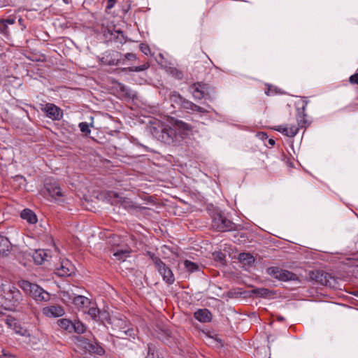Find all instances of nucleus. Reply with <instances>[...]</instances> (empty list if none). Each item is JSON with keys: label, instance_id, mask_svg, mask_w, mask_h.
Wrapping results in <instances>:
<instances>
[{"label": "nucleus", "instance_id": "1", "mask_svg": "<svg viewBox=\"0 0 358 358\" xmlns=\"http://www.w3.org/2000/svg\"><path fill=\"white\" fill-rule=\"evenodd\" d=\"M110 325L116 337L122 339H134L137 329L123 316H113Z\"/></svg>", "mask_w": 358, "mask_h": 358}, {"label": "nucleus", "instance_id": "2", "mask_svg": "<svg viewBox=\"0 0 358 358\" xmlns=\"http://www.w3.org/2000/svg\"><path fill=\"white\" fill-rule=\"evenodd\" d=\"M150 132L158 141L169 145H176L181 141L180 134L177 133L171 124L169 126L159 123L150 127Z\"/></svg>", "mask_w": 358, "mask_h": 358}, {"label": "nucleus", "instance_id": "3", "mask_svg": "<svg viewBox=\"0 0 358 358\" xmlns=\"http://www.w3.org/2000/svg\"><path fill=\"white\" fill-rule=\"evenodd\" d=\"M0 297L5 308L9 310H15L22 301L20 291L14 285H0Z\"/></svg>", "mask_w": 358, "mask_h": 358}, {"label": "nucleus", "instance_id": "4", "mask_svg": "<svg viewBox=\"0 0 358 358\" xmlns=\"http://www.w3.org/2000/svg\"><path fill=\"white\" fill-rule=\"evenodd\" d=\"M169 99L171 106L173 108H183L188 113H199L201 114H208L211 108L207 105V108L197 106L192 101L183 98L177 91H173L169 95Z\"/></svg>", "mask_w": 358, "mask_h": 358}, {"label": "nucleus", "instance_id": "5", "mask_svg": "<svg viewBox=\"0 0 358 358\" xmlns=\"http://www.w3.org/2000/svg\"><path fill=\"white\" fill-rule=\"evenodd\" d=\"M17 284L27 294L36 302H47L50 299V294L37 284L25 280H19Z\"/></svg>", "mask_w": 358, "mask_h": 358}, {"label": "nucleus", "instance_id": "6", "mask_svg": "<svg viewBox=\"0 0 358 358\" xmlns=\"http://www.w3.org/2000/svg\"><path fill=\"white\" fill-rule=\"evenodd\" d=\"M267 273L280 281H299V276L296 274L277 266L268 268Z\"/></svg>", "mask_w": 358, "mask_h": 358}, {"label": "nucleus", "instance_id": "7", "mask_svg": "<svg viewBox=\"0 0 358 358\" xmlns=\"http://www.w3.org/2000/svg\"><path fill=\"white\" fill-rule=\"evenodd\" d=\"M212 227L218 231H229L236 229V224L220 213L214 214Z\"/></svg>", "mask_w": 358, "mask_h": 358}, {"label": "nucleus", "instance_id": "8", "mask_svg": "<svg viewBox=\"0 0 358 358\" xmlns=\"http://www.w3.org/2000/svg\"><path fill=\"white\" fill-rule=\"evenodd\" d=\"M308 276L310 280L315 281L322 285L334 287L336 284L335 278L322 270L312 271L309 273Z\"/></svg>", "mask_w": 358, "mask_h": 358}, {"label": "nucleus", "instance_id": "9", "mask_svg": "<svg viewBox=\"0 0 358 358\" xmlns=\"http://www.w3.org/2000/svg\"><path fill=\"white\" fill-rule=\"evenodd\" d=\"M41 110L45 113L48 118L52 120H60L63 117L62 110L54 103L41 104Z\"/></svg>", "mask_w": 358, "mask_h": 358}, {"label": "nucleus", "instance_id": "10", "mask_svg": "<svg viewBox=\"0 0 358 358\" xmlns=\"http://www.w3.org/2000/svg\"><path fill=\"white\" fill-rule=\"evenodd\" d=\"M157 266H155L162 276L163 280L168 284L172 285L175 282V278L171 268L162 260H157Z\"/></svg>", "mask_w": 358, "mask_h": 358}, {"label": "nucleus", "instance_id": "11", "mask_svg": "<svg viewBox=\"0 0 358 358\" xmlns=\"http://www.w3.org/2000/svg\"><path fill=\"white\" fill-rule=\"evenodd\" d=\"M170 124L176 129L177 133L180 134L181 140L183 138V135L187 134L192 129V126L189 124L174 118L171 120Z\"/></svg>", "mask_w": 358, "mask_h": 358}, {"label": "nucleus", "instance_id": "12", "mask_svg": "<svg viewBox=\"0 0 358 358\" xmlns=\"http://www.w3.org/2000/svg\"><path fill=\"white\" fill-rule=\"evenodd\" d=\"M42 313L48 317H59L64 315L65 311L62 306L54 305L44 307L42 309Z\"/></svg>", "mask_w": 358, "mask_h": 358}, {"label": "nucleus", "instance_id": "13", "mask_svg": "<svg viewBox=\"0 0 358 358\" xmlns=\"http://www.w3.org/2000/svg\"><path fill=\"white\" fill-rule=\"evenodd\" d=\"M15 21L16 17L13 15H10L7 18H0V34L8 38L10 36L8 25L14 24Z\"/></svg>", "mask_w": 358, "mask_h": 358}, {"label": "nucleus", "instance_id": "14", "mask_svg": "<svg viewBox=\"0 0 358 358\" xmlns=\"http://www.w3.org/2000/svg\"><path fill=\"white\" fill-rule=\"evenodd\" d=\"M120 54L117 52H110L107 53L101 59L102 62L108 66H117L120 64H124V60L122 62L118 58Z\"/></svg>", "mask_w": 358, "mask_h": 358}, {"label": "nucleus", "instance_id": "15", "mask_svg": "<svg viewBox=\"0 0 358 358\" xmlns=\"http://www.w3.org/2000/svg\"><path fill=\"white\" fill-rule=\"evenodd\" d=\"M119 203L121 207L129 211L133 210L136 212H139L146 208L145 207H141L136 204L134 202H133L131 199L128 198H120L119 200Z\"/></svg>", "mask_w": 358, "mask_h": 358}, {"label": "nucleus", "instance_id": "16", "mask_svg": "<svg viewBox=\"0 0 358 358\" xmlns=\"http://www.w3.org/2000/svg\"><path fill=\"white\" fill-rule=\"evenodd\" d=\"M45 187L50 196L52 198L57 199L63 196L62 189L57 182H46Z\"/></svg>", "mask_w": 358, "mask_h": 358}, {"label": "nucleus", "instance_id": "17", "mask_svg": "<svg viewBox=\"0 0 358 358\" xmlns=\"http://www.w3.org/2000/svg\"><path fill=\"white\" fill-rule=\"evenodd\" d=\"M33 259L36 264H41L45 261H48L50 257V251L47 250H36L33 253Z\"/></svg>", "mask_w": 358, "mask_h": 358}, {"label": "nucleus", "instance_id": "18", "mask_svg": "<svg viewBox=\"0 0 358 358\" xmlns=\"http://www.w3.org/2000/svg\"><path fill=\"white\" fill-rule=\"evenodd\" d=\"M275 130L288 137H294L298 133L299 127L296 125H291L290 127L279 125L275 127Z\"/></svg>", "mask_w": 358, "mask_h": 358}, {"label": "nucleus", "instance_id": "19", "mask_svg": "<svg viewBox=\"0 0 358 358\" xmlns=\"http://www.w3.org/2000/svg\"><path fill=\"white\" fill-rule=\"evenodd\" d=\"M73 303L79 309L85 312V308H87L91 303L90 300L82 295H78L73 297Z\"/></svg>", "mask_w": 358, "mask_h": 358}, {"label": "nucleus", "instance_id": "20", "mask_svg": "<svg viewBox=\"0 0 358 358\" xmlns=\"http://www.w3.org/2000/svg\"><path fill=\"white\" fill-rule=\"evenodd\" d=\"M194 317L201 322H209L212 320L211 313L206 308L199 309L194 313Z\"/></svg>", "mask_w": 358, "mask_h": 358}, {"label": "nucleus", "instance_id": "21", "mask_svg": "<svg viewBox=\"0 0 358 358\" xmlns=\"http://www.w3.org/2000/svg\"><path fill=\"white\" fill-rule=\"evenodd\" d=\"M307 115L305 113V110H301L297 111L296 115V121H297V125H296L297 127H299V129L306 128L309 126L310 123L308 122L306 119Z\"/></svg>", "mask_w": 358, "mask_h": 358}, {"label": "nucleus", "instance_id": "22", "mask_svg": "<svg viewBox=\"0 0 358 358\" xmlns=\"http://www.w3.org/2000/svg\"><path fill=\"white\" fill-rule=\"evenodd\" d=\"M84 347L90 352H92L99 355H102L105 352L103 348L96 343H85Z\"/></svg>", "mask_w": 358, "mask_h": 358}, {"label": "nucleus", "instance_id": "23", "mask_svg": "<svg viewBox=\"0 0 358 358\" xmlns=\"http://www.w3.org/2000/svg\"><path fill=\"white\" fill-rule=\"evenodd\" d=\"M20 217L27 220L29 224H35L37 222L36 214L30 209H24L22 211Z\"/></svg>", "mask_w": 358, "mask_h": 358}, {"label": "nucleus", "instance_id": "24", "mask_svg": "<svg viewBox=\"0 0 358 358\" xmlns=\"http://www.w3.org/2000/svg\"><path fill=\"white\" fill-rule=\"evenodd\" d=\"M69 266H71V264L68 260L63 261L60 267L57 268V274L59 276L71 275L72 271L69 268Z\"/></svg>", "mask_w": 358, "mask_h": 358}, {"label": "nucleus", "instance_id": "25", "mask_svg": "<svg viewBox=\"0 0 358 358\" xmlns=\"http://www.w3.org/2000/svg\"><path fill=\"white\" fill-rule=\"evenodd\" d=\"M11 248V243L8 238L0 236V255L6 254Z\"/></svg>", "mask_w": 358, "mask_h": 358}, {"label": "nucleus", "instance_id": "26", "mask_svg": "<svg viewBox=\"0 0 358 358\" xmlns=\"http://www.w3.org/2000/svg\"><path fill=\"white\" fill-rule=\"evenodd\" d=\"M113 316H110V313L107 310H101L99 314L98 320L96 322H100L103 324L105 326L108 327L106 324L110 325V322L111 321Z\"/></svg>", "mask_w": 358, "mask_h": 358}, {"label": "nucleus", "instance_id": "27", "mask_svg": "<svg viewBox=\"0 0 358 358\" xmlns=\"http://www.w3.org/2000/svg\"><path fill=\"white\" fill-rule=\"evenodd\" d=\"M58 326L64 330L72 332L73 322L66 318L59 319L57 322Z\"/></svg>", "mask_w": 358, "mask_h": 358}, {"label": "nucleus", "instance_id": "28", "mask_svg": "<svg viewBox=\"0 0 358 358\" xmlns=\"http://www.w3.org/2000/svg\"><path fill=\"white\" fill-rule=\"evenodd\" d=\"M113 94L120 99H125L127 100L133 99L136 95L134 91H114Z\"/></svg>", "mask_w": 358, "mask_h": 358}, {"label": "nucleus", "instance_id": "29", "mask_svg": "<svg viewBox=\"0 0 358 358\" xmlns=\"http://www.w3.org/2000/svg\"><path fill=\"white\" fill-rule=\"evenodd\" d=\"M157 336L162 342L167 343L172 337L171 331L168 329H161L158 331Z\"/></svg>", "mask_w": 358, "mask_h": 358}, {"label": "nucleus", "instance_id": "30", "mask_svg": "<svg viewBox=\"0 0 358 358\" xmlns=\"http://www.w3.org/2000/svg\"><path fill=\"white\" fill-rule=\"evenodd\" d=\"M307 97L306 96H298L294 103L296 107L297 111L306 110V107L308 104Z\"/></svg>", "mask_w": 358, "mask_h": 358}, {"label": "nucleus", "instance_id": "31", "mask_svg": "<svg viewBox=\"0 0 358 358\" xmlns=\"http://www.w3.org/2000/svg\"><path fill=\"white\" fill-rule=\"evenodd\" d=\"M131 252V250H118L113 256L119 261L124 262Z\"/></svg>", "mask_w": 358, "mask_h": 358}, {"label": "nucleus", "instance_id": "32", "mask_svg": "<svg viewBox=\"0 0 358 358\" xmlns=\"http://www.w3.org/2000/svg\"><path fill=\"white\" fill-rule=\"evenodd\" d=\"M166 72L178 80H182L184 76L182 71L176 67H169Z\"/></svg>", "mask_w": 358, "mask_h": 358}, {"label": "nucleus", "instance_id": "33", "mask_svg": "<svg viewBox=\"0 0 358 358\" xmlns=\"http://www.w3.org/2000/svg\"><path fill=\"white\" fill-rule=\"evenodd\" d=\"M239 260L248 265H250L255 262L254 257L250 253H241L239 255Z\"/></svg>", "mask_w": 358, "mask_h": 358}, {"label": "nucleus", "instance_id": "34", "mask_svg": "<svg viewBox=\"0 0 358 358\" xmlns=\"http://www.w3.org/2000/svg\"><path fill=\"white\" fill-rule=\"evenodd\" d=\"M85 331V326L80 321H75L73 322L72 332L77 334H83Z\"/></svg>", "mask_w": 358, "mask_h": 358}, {"label": "nucleus", "instance_id": "35", "mask_svg": "<svg viewBox=\"0 0 358 358\" xmlns=\"http://www.w3.org/2000/svg\"><path fill=\"white\" fill-rule=\"evenodd\" d=\"M184 266L185 269L189 273H194L199 270V266L189 260H185Z\"/></svg>", "mask_w": 358, "mask_h": 358}, {"label": "nucleus", "instance_id": "36", "mask_svg": "<svg viewBox=\"0 0 358 358\" xmlns=\"http://www.w3.org/2000/svg\"><path fill=\"white\" fill-rule=\"evenodd\" d=\"M100 309L96 307H90L88 308L87 313L94 321H97Z\"/></svg>", "mask_w": 358, "mask_h": 358}, {"label": "nucleus", "instance_id": "37", "mask_svg": "<svg viewBox=\"0 0 358 358\" xmlns=\"http://www.w3.org/2000/svg\"><path fill=\"white\" fill-rule=\"evenodd\" d=\"M156 351V348L155 345L150 343L148 345V354L145 357V358H163L160 357L159 356L155 355V352Z\"/></svg>", "mask_w": 358, "mask_h": 358}, {"label": "nucleus", "instance_id": "38", "mask_svg": "<svg viewBox=\"0 0 358 358\" xmlns=\"http://www.w3.org/2000/svg\"><path fill=\"white\" fill-rule=\"evenodd\" d=\"M254 293L262 297H266L271 293V291L267 288H257L254 290Z\"/></svg>", "mask_w": 358, "mask_h": 358}, {"label": "nucleus", "instance_id": "39", "mask_svg": "<svg viewBox=\"0 0 358 358\" xmlns=\"http://www.w3.org/2000/svg\"><path fill=\"white\" fill-rule=\"evenodd\" d=\"M149 67H150V64L147 62V63H144L143 64L138 66L129 67V71L139 72V71H143L147 70Z\"/></svg>", "mask_w": 358, "mask_h": 358}, {"label": "nucleus", "instance_id": "40", "mask_svg": "<svg viewBox=\"0 0 358 358\" xmlns=\"http://www.w3.org/2000/svg\"><path fill=\"white\" fill-rule=\"evenodd\" d=\"M61 296L64 301H72V302H73V297L76 296H74L73 293H71L69 291H62Z\"/></svg>", "mask_w": 358, "mask_h": 358}, {"label": "nucleus", "instance_id": "41", "mask_svg": "<svg viewBox=\"0 0 358 358\" xmlns=\"http://www.w3.org/2000/svg\"><path fill=\"white\" fill-rule=\"evenodd\" d=\"M80 131L86 135L90 133V129L88 123L83 122L79 124Z\"/></svg>", "mask_w": 358, "mask_h": 358}, {"label": "nucleus", "instance_id": "42", "mask_svg": "<svg viewBox=\"0 0 358 358\" xmlns=\"http://www.w3.org/2000/svg\"><path fill=\"white\" fill-rule=\"evenodd\" d=\"M140 50L145 55H148L151 52L149 45L145 43H141L140 45Z\"/></svg>", "mask_w": 358, "mask_h": 358}, {"label": "nucleus", "instance_id": "43", "mask_svg": "<svg viewBox=\"0 0 358 358\" xmlns=\"http://www.w3.org/2000/svg\"><path fill=\"white\" fill-rule=\"evenodd\" d=\"M147 255L148 257H150V258L152 260L155 266H157V260H161V259L159 257H157L154 253H152L150 251L147 252Z\"/></svg>", "mask_w": 358, "mask_h": 358}, {"label": "nucleus", "instance_id": "44", "mask_svg": "<svg viewBox=\"0 0 358 358\" xmlns=\"http://www.w3.org/2000/svg\"><path fill=\"white\" fill-rule=\"evenodd\" d=\"M204 94V91H193V96L196 100L203 98Z\"/></svg>", "mask_w": 358, "mask_h": 358}, {"label": "nucleus", "instance_id": "45", "mask_svg": "<svg viewBox=\"0 0 358 358\" xmlns=\"http://www.w3.org/2000/svg\"><path fill=\"white\" fill-rule=\"evenodd\" d=\"M349 81L351 84H355L358 85V73H355V74L352 75L349 78Z\"/></svg>", "mask_w": 358, "mask_h": 358}, {"label": "nucleus", "instance_id": "46", "mask_svg": "<svg viewBox=\"0 0 358 358\" xmlns=\"http://www.w3.org/2000/svg\"><path fill=\"white\" fill-rule=\"evenodd\" d=\"M194 86L196 90H198L199 87H201V90H208V88L207 87V85L203 83V82H198L196 83H194Z\"/></svg>", "mask_w": 358, "mask_h": 358}, {"label": "nucleus", "instance_id": "47", "mask_svg": "<svg viewBox=\"0 0 358 358\" xmlns=\"http://www.w3.org/2000/svg\"><path fill=\"white\" fill-rule=\"evenodd\" d=\"M124 59L127 60H135L136 59V55L134 53L128 52L124 55Z\"/></svg>", "mask_w": 358, "mask_h": 358}, {"label": "nucleus", "instance_id": "48", "mask_svg": "<svg viewBox=\"0 0 358 358\" xmlns=\"http://www.w3.org/2000/svg\"><path fill=\"white\" fill-rule=\"evenodd\" d=\"M5 322L9 327H11L13 324H15V320L12 317H7L5 320Z\"/></svg>", "mask_w": 358, "mask_h": 358}, {"label": "nucleus", "instance_id": "49", "mask_svg": "<svg viewBox=\"0 0 358 358\" xmlns=\"http://www.w3.org/2000/svg\"><path fill=\"white\" fill-rule=\"evenodd\" d=\"M117 0H108L106 8H112L116 3Z\"/></svg>", "mask_w": 358, "mask_h": 358}, {"label": "nucleus", "instance_id": "50", "mask_svg": "<svg viewBox=\"0 0 358 358\" xmlns=\"http://www.w3.org/2000/svg\"><path fill=\"white\" fill-rule=\"evenodd\" d=\"M18 22H19V24L20 25L21 27V30L22 31H24L26 28H27V26L26 24H24V20L22 19V18H19L18 20Z\"/></svg>", "mask_w": 358, "mask_h": 358}, {"label": "nucleus", "instance_id": "51", "mask_svg": "<svg viewBox=\"0 0 358 358\" xmlns=\"http://www.w3.org/2000/svg\"><path fill=\"white\" fill-rule=\"evenodd\" d=\"M265 93L267 96H271L281 93V91H265Z\"/></svg>", "mask_w": 358, "mask_h": 358}, {"label": "nucleus", "instance_id": "52", "mask_svg": "<svg viewBox=\"0 0 358 358\" xmlns=\"http://www.w3.org/2000/svg\"><path fill=\"white\" fill-rule=\"evenodd\" d=\"M224 255L222 252H218L216 255V258L218 259L220 262H222L224 259Z\"/></svg>", "mask_w": 358, "mask_h": 358}, {"label": "nucleus", "instance_id": "53", "mask_svg": "<svg viewBox=\"0 0 358 358\" xmlns=\"http://www.w3.org/2000/svg\"><path fill=\"white\" fill-rule=\"evenodd\" d=\"M265 85L267 87V90H278L277 88L273 89V85H271V84L266 83Z\"/></svg>", "mask_w": 358, "mask_h": 358}, {"label": "nucleus", "instance_id": "54", "mask_svg": "<svg viewBox=\"0 0 358 358\" xmlns=\"http://www.w3.org/2000/svg\"><path fill=\"white\" fill-rule=\"evenodd\" d=\"M268 143L271 145H275V141L272 138H270L268 140Z\"/></svg>", "mask_w": 358, "mask_h": 358}, {"label": "nucleus", "instance_id": "55", "mask_svg": "<svg viewBox=\"0 0 358 358\" xmlns=\"http://www.w3.org/2000/svg\"><path fill=\"white\" fill-rule=\"evenodd\" d=\"M259 135L262 136V138H268V135L266 133H261V134H259Z\"/></svg>", "mask_w": 358, "mask_h": 358}, {"label": "nucleus", "instance_id": "56", "mask_svg": "<svg viewBox=\"0 0 358 358\" xmlns=\"http://www.w3.org/2000/svg\"><path fill=\"white\" fill-rule=\"evenodd\" d=\"M277 320L278 321H284L285 320V318L282 317V316H278L277 317Z\"/></svg>", "mask_w": 358, "mask_h": 358}, {"label": "nucleus", "instance_id": "57", "mask_svg": "<svg viewBox=\"0 0 358 358\" xmlns=\"http://www.w3.org/2000/svg\"><path fill=\"white\" fill-rule=\"evenodd\" d=\"M159 57L162 58V59H164V57L162 54H159Z\"/></svg>", "mask_w": 358, "mask_h": 358}, {"label": "nucleus", "instance_id": "58", "mask_svg": "<svg viewBox=\"0 0 358 358\" xmlns=\"http://www.w3.org/2000/svg\"><path fill=\"white\" fill-rule=\"evenodd\" d=\"M73 90H80V88H74Z\"/></svg>", "mask_w": 358, "mask_h": 358}, {"label": "nucleus", "instance_id": "59", "mask_svg": "<svg viewBox=\"0 0 358 358\" xmlns=\"http://www.w3.org/2000/svg\"><path fill=\"white\" fill-rule=\"evenodd\" d=\"M2 314V312L0 310V315Z\"/></svg>", "mask_w": 358, "mask_h": 358}, {"label": "nucleus", "instance_id": "60", "mask_svg": "<svg viewBox=\"0 0 358 358\" xmlns=\"http://www.w3.org/2000/svg\"><path fill=\"white\" fill-rule=\"evenodd\" d=\"M270 358V357H269Z\"/></svg>", "mask_w": 358, "mask_h": 358}]
</instances>
